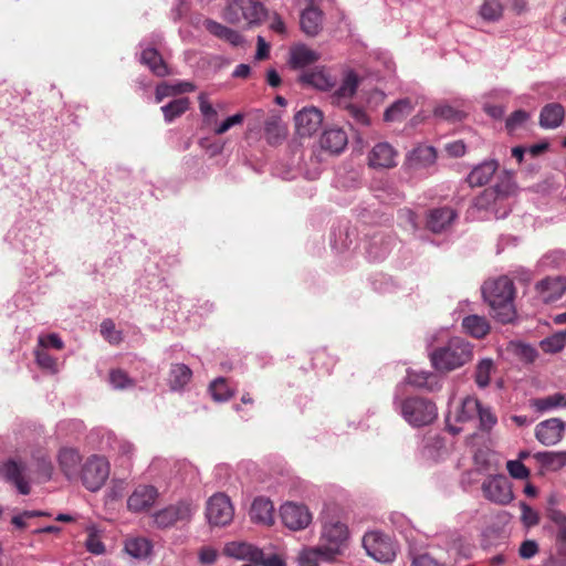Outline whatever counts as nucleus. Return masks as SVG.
Listing matches in <instances>:
<instances>
[{"instance_id":"nucleus-1","label":"nucleus","mask_w":566,"mask_h":566,"mask_svg":"<svg viewBox=\"0 0 566 566\" xmlns=\"http://www.w3.org/2000/svg\"><path fill=\"white\" fill-rule=\"evenodd\" d=\"M359 86V78L354 71H347L339 87L329 96L331 104L343 112V117L352 127H366L370 124L369 115L361 105L353 102Z\"/></svg>"},{"instance_id":"nucleus-2","label":"nucleus","mask_w":566,"mask_h":566,"mask_svg":"<svg viewBox=\"0 0 566 566\" xmlns=\"http://www.w3.org/2000/svg\"><path fill=\"white\" fill-rule=\"evenodd\" d=\"M482 293L485 301L492 308L494 317L503 323H511L515 317L513 281L507 276L486 281L483 284Z\"/></svg>"},{"instance_id":"nucleus-3","label":"nucleus","mask_w":566,"mask_h":566,"mask_svg":"<svg viewBox=\"0 0 566 566\" xmlns=\"http://www.w3.org/2000/svg\"><path fill=\"white\" fill-rule=\"evenodd\" d=\"M472 356V345L469 342L452 337L446 345L433 349L430 359L438 371L449 373L469 363Z\"/></svg>"},{"instance_id":"nucleus-4","label":"nucleus","mask_w":566,"mask_h":566,"mask_svg":"<svg viewBox=\"0 0 566 566\" xmlns=\"http://www.w3.org/2000/svg\"><path fill=\"white\" fill-rule=\"evenodd\" d=\"M266 15V8L255 0H230L223 12L224 19L233 24H260Z\"/></svg>"},{"instance_id":"nucleus-5","label":"nucleus","mask_w":566,"mask_h":566,"mask_svg":"<svg viewBox=\"0 0 566 566\" xmlns=\"http://www.w3.org/2000/svg\"><path fill=\"white\" fill-rule=\"evenodd\" d=\"M401 415L413 427L427 426L437 418V407L429 399L410 397L401 402Z\"/></svg>"},{"instance_id":"nucleus-6","label":"nucleus","mask_w":566,"mask_h":566,"mask_svg":"<svg viewBox=\"0 0 566 566\" xmlns=\"http://www.w3.org/2000/svg\"><path fill=\"white\" fill-rule=\"evenodd\" d=\"M109 462L103 455L93 454L83 463L80 476L83 485L92 491H98L109 476Z\"/></svg>"},{"instance_id":"nucleus-7","label":"nucleus","mask_w":566,"mask_h":566,"mask_svg":"<svg viewBox=\"0 0 566 566\" xmlns=\"http://www.w3.org/2000/svg\"><path fill=\"white\" fill-rule=\"evenodd\" d=\"M363 547L369 557L382 564L391 563L397 554L394 541L379 532L366 533L363 537Z\"/></svg>"},{"instance_id":"nucleus-8","label":"nucleus","mask_w":566,"mask_h":566,"mask_svg":"<svg viewBox=\"0 0 566 566\" xmlns=\"http://www.w3.org/2000/svg\"><path fill=\"white\" fill-rule=\"evenodd\" d=\"M481 490L486 500L499 505H506L514 499L512 484L503 474L488 476L483 481Z\"/></svg>"},{"instance_id":"nucleus-9","label":"nucleus","mask_w":566,"mask_h":566,"mask_svg":"<svg viewBox=\"0 0 566 566\" xmlns=\"http://www.w3.org/2000/svg\"><path fill=\"white\" fill-rule=\"evenodd\" d=\"M515 191V185L511 176H506L494 187L486 188L474 199V207L478 210H491L501 205Z\"/></svg>"},{"instance_id":"nucleus-10","label":"nucleus","mask_w":566,"mask_h":566,"mask_svg":"<svg viewBox=\"0 0 566 566\" xmlns=\"http://www.w3.org/2000/svg\"><path fill=\"white\" fill-rule=\"evenodd\" d=\"M233 506L230 499L223 493L212 495L206 509V516L213 526H226L233 518Z\"/></svg>"},{"instance_id":"nucleus-11","label":"nucleus","mask_w":566,"mask_h":566,"mask_svg":"<svg viewBox=\"0 0 566 566\" xmlns=\"http://www.w3.org/2000/svg\"><path fill=\"white\" fill-rule=\"evenodd\" d=\"M27 471V464L17 459H9L0 469V473L4 480L12 484L18 492L23 495H28L31 492L30 478Z\"/></svg>"},{"instance_id":"nucleus-12","label":"nucleus","mask_w":566,"mask_h":566,"mask_svg":"<svg viewBox=\"0 0 566 566\" xmlns=\"http://www.w3.org/2000/svg\"><path fill=\"white\" fill-rule=\"evenodd\" d=\"M280 515L283 524L292 531L306 528L312 522V514L304 504L287 502L281 506Z\"/></svg>"},{"instance_id":"nucleus-13","label":"nucleus","mask_w":566,"mask_h":566,"mask_svg":"<svg viewBox=\"0 0 566 566\" xmlns=\"http://www.w3.org/2000/svg\"><path fill=\"white\" fill-rule=\"evenodd\" d=\"M191 514V504L181 501L156 512L154 522L158 527L167 528L174 526L177 522L189 521Z\"/></svg>"},{"instance_id":"nucleus-14","label":"nucleus","mask_w":566,"mask_h":566,"mask_svg":"<svg viewBox=\"0 0 566 566\" xmlns=\"http://www.w3.org/2000/svg\"><path fill=\"white\" fill-rule=\"evenodd\" d=\"M479 411V400L474 397L464 398L454 411H450L447 417V428L452 434H458L462 428L455 423H463L476 417Z\"/></svg>"},{"instance_id":"nucleus-15","label":"nucleus","mask_w":566,"mask_h":566,"mask_svg":"<svg viewBox=\"0 0 566 566\" xmlns=\"http://www.w3.org/2000/svg\"><path fill=\"white\" fill-rule=\"evenodd\" d=\"M323 113L314 107H304L294 116L295 129L298 136L310 137L315 134L323 124Z\"/></svg>"},{"instance_id":"nucleus-16","label":"nucleus","mask_w":566,"mask_h":566,"mask_svg":"<svg viewBox=\"0 0 566 566\" xmlns=\"http://www.w3.org/2000/svg\"><path fill=\"white\" fill-rule=\"evenodd\" d=\"M322 537L327 542V545L323 546L327 556L333 557L339 554L340 546L348 537L347 526L340 522L326 523L323 527Z\"/></svg>"},{"instance_id":"nucleus-17","label":"nucleus","mask_w":566,"mask_h":566,"mask_svg":"<svg viewBox=\"0 0 566 566\" xmlns=\"http://www.w3.org/2000/svg\"><path fill=\"white\" fill-rule=\"evenodd\" d=\"M565 427L562 419L551 418L536 426L535 437L544 446H555L563 439Z\"/></svg>"},{"instance_id":"nucleus-18","label":"nucleus","mask_w":566,"mask_h":566,"mask_svg":"<svg viewBox=\"0 0 566 566\" xmlns=\"http://www.w3.org/2000/svg\"><path fill=\"white\" fill-rule=\"evenodd\" d=\"M298 82L306 87H313L319 91H329L336 85V78L324 67H315L303 72L298 76Z\"/></svg>"},{"instance_id":"nucleus-19","label":"nucleus","mask_w":566,"mask_h":566,"mask_svg":"<svg viewBox=\"0 0 566 566\" xmlns=\"http://www.w3.org/2000/svg\"><path fill=\"white\" fill-rule=\"evenodd\" d=\"M158 491L153 485H138L127 500V506L133 512L148 511L156 502Z\"/></svg>"},{"instance_id":"nucleus-20","label":"nucleus","mask_w":566,"mask_h":566,"mask_svg":"<svg viewBox=\"0 0 566 566\" xmlns=\"http://www.w3.org/2000/svg\"><path fill=\"white\" fill-rule=\"evenodd\" d=\"M536 291L543 302H555L566 292V279L564 276H547L537 282Z\"/></svg>"},{"instance_id":"nucleus-21","label":"nucleus","mask_w":566,"mask_h":566,"mask_svg":"<svg viewBox=\"0 0 566 566\" xmlns=\"http://www.w3.org/2000/svg\"><path fill=\"white\" fill-rule=\"evenodd\" d=\"M56 460L61 472L66 479L72 480L78 475V467L82 457L77 449L70 447L61 448L57 452Z\"/></svg>"},{"instance_id":"nucleus-22","label":"nucleus","mask_w":566,"mask_h":566,"mask_svg":"<svg viewBox=\"0 0 566 566\" xmlns=\"http://www.w3.org/2000/svg\"><path fill=\"white\" fill-rule=\"evenodd\" d=\"M397 151L388 143L376 144L368 155L369 166L374 168H392L396 163Z\"/></svg>"},{"instance_id":"nucleus-23","label":"nucleus","mask_w":566,"mask_h":566,"mask_svg":"<svg viewBox=\"0 0 566 566\" xmlns=\"http://www.w3.org/2000/svg\"><path fill=\"white\" fill-rule=\"evenodd\" d=\"M300 25L306 35H317L323 27V12L314 3H310L301 13Z\"/></svg>"},{"instance_id":"nucleus-24","label":"nucleus","mask_w":566,"mask_h":566,"mask_svg":"<svg viewBox=\"0 0 566 566\" xmlns=\"http://www.w3.org/2000/svg\"><path fill=\"white\" fill-rule=\"evenodd\" d=\"M457 218V212L450 207H441L430 210L427 218V227L434 233L446 230Z\"/></svg>"},{"instance_id":"nucleus-25","label":"nucleus","mask_w":566,"mask_h":566,"mask_svg":"<svg viewBox=\"0 0 566 566\" xmlns=\"http://www.w3.org/2000/svg\"><path fill=\"white\" fill-rule=\"evenodd\" d=\"M546 515L555 525L557 551L566 557V514L556 507L549 506Z\"/></svg>"},{"instance_id":"nucleus-26","label":"nucleus","mask_w":566,"mask_h":566,"mask_svg":"<svg viewBox=\"0 0 566 566\" xmlns=\"http://www.w3.org/2000/svg\"><path fill=\"white\" fill-rule=\"evenodd\" d=\"M347 134L342 128H328L321 136L319 144L324 150L339 154L347 145Z\"/></svg>"},{"instance_id":"nucleus-27","label":"nucleus","mask_w":566,"mask_h":566,"mask_svg":"<svg viewBox=\"0 0 566 566\" xmlns=\"http://www.w3.org/2000/svg\"><path fill=\"white\" fill-rule=\"evenodd\" d=\"M223 553L229 557L245 559L253 564L261 558V549L244 542L228 543L223 548Z\"/></svg>"},{"instance_id":"nucleus-28","label":"nucleus","mask_w":566,"mask_h":566,"mask_svg":"<svg viewBox=\"0 0 566 566\" xmlns=\"http://www.w3.org/2000/svg\"><path fill=\"white\" fill-rule=\"evenodd\" d=\"M251 520L264 525H272L274 522V505L265 497H256L250 510Z\"/></svg>"},{"instance_id":"nucleus-29","label":"nucleus","mask_w":566,"mask_h":566,"mask_svg":"<svg viewBox=\"0 0 566 566\" xmlns=\"http://www.w3.org/2000/svg\"><path fill=\"white\" fill-rule=\"evenodd\" d=\"M319 59V54L306 45H296L290 51L289 63L292 69H303L314 64Z\"/></svg>"},{"instance_id":"nucleus-30","label":"nucleus","mask_w":566,"mask_h":566,"mask_svg":"<svg viewBox=\"0 0 566 566\" xmlns=\"http://www.w3.org/2000/svg\"><path fill=\"white\" fill-rule=\"evenodd\" d=\"M264 134L270 145L281 144L286 137V127L276 114H271L264 122Z\"/></svg>"},{"instance_id":"nucleus-31","label":"nucleus","mask_w":566,"mask_h":566,"mask_svg":"<svg viewBox=\"0 0 566 566\" xmlns=\"http://www.w3.org/2000/svg\"><path fill=\"white\" fill-rule=\"evenodd\" d=\"M497 167L499 165L495 160L484 161L483 164L472 169L467 178V181L471 187L484 186L495 174Z\"/></svg>"},{"instance_id":"nucleus-32","label":"nucleus","mask_w":566,"mask_h":566,"mask_svg":"<svg viewBox=\"0 0 566 566\" xmlns=\"http://www.w3.org/2000/svg\"><path fill=\"white\" fill-rule=\"evenodd\" d=\"M140 62L148 66L156 76H167L169 70L160 53L154 48L145 49L140 54Z\"/></svg>"},{"instance_id":"nucleus-33","label":"nucleus","mask_w":566,"mask_h":566,"mask_svg":"<svg viewBox=\"0 0 566 566\" xmlns=\"http://www.w3.org/2000/svg\"><path fill=\"white\" fill-rule=\"evenodd\" d=\"M564 115V107L560 104H547L541 112L539 124L544 128H556L562 124Z\"/></svg>"},{"instance_id":"nucleus-34","label":"nucleus","mask_w":566,"mask_h":566,"mask_svg":"<svg viewBox=\"0 0 566 566\" xmlns=\"http://www.w3.org/2000/svg\"><path fill=\"white\" fill-rule=\"evenodd\" d=\"M462 327L474 338H483L490 332L489 321L484 316L469 315L463 318Z\"/></svg>"},{"instance_id":"nucleus-35","label":"nucleus","mask_w":566,"mask_h":566,"mask_svg":"<svg viewBox=\"0 0 566 566\" xmlns=\"http://www.w3.org/2000/svg\"><path fill=\"white\" fill-rule=\"evenodd\" d=\"M192 371L185 364L171 365L169 371V386L172 390L182 389L191 379Z\"/></svg>"},{"instance_id":"nucleus-36","label":"nucleus","mask_w":566,"mask_h":566,"mask_svg":"<svg viewBox=\"0 0 566 566\" xmlns=\"http://www.w3.org/2000/svg\"><path fill=\"white\" fill-rule=\"evenodd\" d=\"M32 460L35 465V473L39 481L46 482L51 480L53 474V464L48 452L38 450L32 454Z\"/></svg>"},{"instance_id":"nucleus-37","label":"nucleus","mask_w":566,"mask_h":566,"mask_svg":"<svg viewBox=\"0 0 566 566\" xmlns=\"http://www.w3.org/2000/svg\"><path fill=\"white\" fill-rule=\"evenodd\" d=\"M413 105L409 98H402L395 102L384 113V119L386 122H400L411 114Z\"/></svg>"},{"instance_id":"nucleus-38","label":"nucleus","mask_w":566,"mask_h":566,"mask_svg":"<svg viewBox=\"0 0 566 566\" xmlns=\"http://www.w3.org/2000/svg\"><path fill=\"white\" fill-rule=\"evenodd\" d=\"M206 28L211 34L220 39H223L235 46L240 45L243 42V38L241 36L240 33L216 21L207 20Z\"/></svg>"},{"instance_id":"nucleus-39","label":"nucleus","mask_w":566,"mask_h":566,"mask_svg":"<svg viewBox=\"0 0 566 566\" xmlns=\"http://www.w3.org/2000/svg\"><path fill=\"white\" fill-rule=\"evenodd\" d=\"M408 382L418 388H424L433 391L439 387L437 376L427 371H410L408 373Z\"/></svg>"},{"instance_id":"nucleus-40","label":"nucleus","mask_w":566,"mask_h":566,"mask_svg":"<svg viewBox=\"0 0 566 566\" xmlns=\"http://www.w3.org/2000/svg\"><path fill=\"white\" fill-rule=\"evenodd\" d=\"M545 354H558L566 346V332H558L545 337L538 344Z\"/></svg>"},{"instance_id":"nucleus-41","label":"nucleus","mask_w":566,"mask_h":566,"mask_svg":"<svg viewBox=\"0 0 566 566\" xmlns=\"http://www.w3.org/2000/svg\"><path fill=\"white\" fill-rule=\"evenodd\" d=\"M190 102L188 97L176 98L164 105L161 111L166 122H172L175 118L185 114L189 108Z\"/></svg>"},{"instance_id":"nucleus-42","label":"nucleus","mask_w":566,"mask_h":566,"mask_svg":"<svg viewBox=\"0 0 566 566\" xmlns=\"http://www.w3.org/2000/svg\"><path fill=\"white\" fill-rule=\"evenodd\" d=\"M504 7L500 0H484L479 14L488 22H496L503 17Z\"/></svg>"},{"instance_id":"nucleus-43","label":"nucleus","mask_w":566,"mask_h":566,"mask_svg":"<svg viewBox=\"0 0 566 566\" xmlns=\"http://www.w3.org/2000/svg\"><path fill=\"white\" fill-rule=\"evenodd\" d=\"M151 545L144 537H133L125 541V551L133 557L140 558L149 554Z\"/></svg>"},{"instance_id":"nucleus-44","label":"nucleus","mask_w":566,"mask_h":566,"mask_svg":"<svg viewBox=\"0 0 566 566\" xmlns=\"http://www.w3.org/2000/svg\"><path fill=\"white\" fill-rule=\"evenodd\" d=\"M494 370V363L491 358L480 360L475 367L474 380L480 388L490 384L491 374Z\"/></svg>"},{"instance_id":"nucleus-45","label":"nucleus","mask_w":566,"mask_h":566,"mask_svg":"<svg viewBox=\"0 0 566 566\" xmlns=\"http://www.w3.org/2000/svg\"><path fill=\"white\" fill-rule=\"evenodd\" d=\"M437 159L436 149L431 146H419L413 149L411 154L412 165L417 166H430L434 164Z\"/></svg>"},{"instance_id":"nucleus-46","label":"nucleus","mask_w":566,"mask_h":566,"mask_svg":"<svg viewBox=\"0 0 566 566\" xmlns=\"http://www.w3.org/2000/svg\"><path fill=\"white\" fill-rule=\"evenodd\" d=\"M433 115L450 123L461 122L465 117L463 111L444 103L434 107Z\"/></svg>"},{"instance_id":"nucleus-47","label":"nucleus","mask_w":566,"mask_h":566,"mask_svg":"<svg viewBox=\"0 0 566 566\" xmlns=\"http://www.w3.org/2000/svg\"><path fill=\"white\" fill-rule=\"evenodd\" d=\"M531 405L537 411L543 412L560 405H565V396L563 394H554L544 398L533 399Z\"/></svg>"},{"instance_id":"nucleus-48","label":"nucleus","mask_w":566,"mask_h":566,"mask_svg":"<svg viewBox=\"0 0 566 566\" xmlns=\"http://www.w3.org/2000/svg\"><path fill=\"white\" fill-rule=\"evenodd\" d=\"M209 390L216 401H227L233 396V391L228 387L227 380L222 377L213 380L209 386Z\"/></svg>"},{"instance_id":"nucleus-49","label":"nucleus","mask_w":566,"mask_h":566,"mask_svg":"<svg viewBox=\"0 0 566 566\" xmlns=\"http://www.w3.org/2000/svg\"><path fill=\"white\" fill-rule=\"evenodd\" d=\"M102 336L112 345H118L123 340L120 331H117L112 319H104L101 324Z\"/></svg>"},{"instance_id":"nucleus-50","label":"nucleus","mask_w":566,"mask_h":566,"mask_svg":"<svg viewBox=\"0 0 566 566\" xmlns=\"http://www.w3.org/2000/svg\"><path fill=\"white\" fill-rule=\"evenodd\" d=\"M85 546L88 552L99 555L105 552L99 533L95 528H88Z\"/></svg>"},{"instance_id":"nucleus-51","label":"nucleus","mask_w":566,"mask_h":566,"mask_svg":"<svg viewBox=\"0 0 566 566\" xmlns=\"http://www.w3.org/2000/svg\"><path fill=\"white\" fill-rule=\"evenodd\" d=\"M528 119V114L525 111L518 109L513 112L506 119L505 126L510 134H513L518 128L523 127Z\"/></svg>"},{"instance_id":"nucleus-52","label":"nucleus","mask_w":566,"mask_h":566,"mask_svg":"<svg viewBox=\"0 0 566 566\" xmlns=\"http://www.w3.org/2000/svg\"><path fill=\"white\" fill-rule=\"evenodd\" d=\"M476 417L479 418L480 428L485 431H489L497 421L496 416L491 411V409L483 407L480 401Z\"/></svg>"},{"instance_id":"nucleus-53","label":"nucleus","mask_w":566,"mask_h":566,"mask_svg":"<svg viewBox=\"0 0 566 566\" xmlns=\"http://www.w3.org/2000/svg\"><path fill=\"white\" fill-rule=\"evenodd\" d=\"M506 469L512 478L518 480L527 479L531 474V471L520 460L507 461Z\"/></svg>"},{"instance_id":"nucleus-54","label":"nucleus","mask_w":566,"mask_h":566,"mask_svg":"<svg viewBox=\"0 0 566 566\" xmlns=\"http://www.w3.org/2000/svg\"><path fill=\"white\" fill-rule=\"evenodd\" d=\"M109 381L117 389H125L133 386V380L122 369H114L109 373Z\"/></svg>"},{"instance_id":"nucleus-55","label":"nucleus","mask_w":566,"mask_h":566,"mask_svg":"<svg viewBox=\"0 0 566 566\" xmlns=\"http://www.w3.org/2000/svg\"><path fill=\"white\" fill-rule=\"evenodd\" d=\"M318 556L328 557L323 546H319L316 549L304 552L300 557L301 566H317Z\"/></svg>"},{"instance_id":"nucleus-56","label":"nucleus","mask_w":566,"mask_h":566,"mask_svg":"<svg viewBox=\"0 0 566 566\" xmlns=\"http://www.w3.org/2000/svg\"><path fill=\"white\" fill-rule=\"evenodd\" d=\"M35 358L38 365L52 373L56 371V359L43 349L35 350Z\"/></svg>"},{"instance_id":"nucleus-57","label":"nucleus","mask_w":566,"mask_h":566,"mask_svg":"<svg viewBox=\"0 0 566 566\" xmlns=\"http://www.w3.org/2000/svg\"><path fill=\"white\" fill-rule=\"evenodd\" d=\"M556 455H559V452L554 451H545V452H538L535 454V458L544 465L551 467L554 470L562 469V465L559 463V458Z\"/></svg>"},{"instance_id":"nucleus-58","label":"nucleus","mask_w":566,"mask_h":566,"mask_svg":"<svg viewBox=\"0 0 566 566\" xmlns=\"http://www.w3.org/2000/svg\"><path fill=\"white\" fill-rule=\"evenodd\" d=\"M199 108L203 115L205 122L209 125L216 123L218 113L213 106L203 97V95L199 97Z\"/></svg>"},{"instance_id":"nucleus-59","label":"nucleus","mask_w":566,"mask_h":566,"mask_svg":"<svg viewBox=\"0 0 566 566\" xmlns=\"http://www.w3.org/2000/svg\"><path fill=\"white\" fill-rule=\"evenodd\" d=\"M244 116L241 113L234 114L223 120L219 126L214 128V134L222 135L228 132L234 125H240L243 123Z\"/></svg>"},{"instance_id":"nucleus-60","label":"nucleus","mask_w":566,"mask_h":566,"mask_svg":"<svg viewBox=\"0 0 566 566\" xmlns=\"http://www.w3.org/2000/svg\"><path fill=\"white\" fill-rule=\"evenodd\" d=\"M522 521L526 526L537 525L539 522L538 514L526 503H521Z\"/></svg>"},{"instance_id":"nucleus-61","label":"nucleus","mask_w":566,"mask_h":566,"mask_svg":"<svg viewBox=\"0 0 566 566\" xmlns=\"http://www.w3.org/2000/svg\"><path fill=\"white\" fill-rule=\"evenodd\" d=\"M538 553V544L533 539L522 542L518 554L523 559H530Z\"/></svg>"},{"instance_id":"nucleus-62","label":"nucleus","mask_w":566,"mask_h":566,"mask_svg":"<svg viewBox=\"0 0 566 566\" xmlns=\"http://www.w3.org/2000/svg\"><path fill=\"white\" fill-rule=\"evenodd\" d=\"M254 564L261 565V566H286V563L282 557H280L276 554H273V555H270L266 557L262 549H261V558H259V560H255Z\"/></svg>"},{"instance_id":"nucleus-63","label":"nucleus","mask_w":566,"mask_h":566,"mask_svg":"<svg viewBox=\"0 0 566 566\" xmlns=\"http://www.w3.org/2000/svg\"><path fill=\"white\" fill-rule=\"evenodd\" d=\"M39 345L43 348L51 346L55 349H62L64 347L62 339L56 334L41 336L39 338Z\"/></svg>"},{"instance_id":"nucleus-64","label":"nucleus","mask_w":566,"mask_h":566,"mask_svg":"<svg viewBox=\"0 0 566 566\" xmlns=\"http://www.w3.org/2000/svg\"><path fill=\"white\" fill-rule=\"evenodd\" d=\"M412 566H442L429 554H419L412 558Z\"/></svg>"}]
</instances>
